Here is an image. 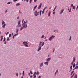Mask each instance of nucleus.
<instances>
[{
    "mask_svg": "<svg viewBox=\"0 0 78 78\" xmlns=\"http://www.w3.org/2000/svg\"><path fill=\"white\" fill-rule=\"evenodd\" d=\"M47 7L44 8V9L43 11H41V10L40 11L39 13H40V16H41V14H44V12H45V10L47 9Z\"/></svg>",
    "mask_w": 78,
    "mask_h": 78,
    "instance_id": "obj_1",
    "label": "nucleus"
},
{
    "mask_svg": "<svg viewBox=\"0 0 78 78\" xmlns=\"http://www.w3.org/2000/svg\"><path fill=\"white\" fill-rule=\"evenodd\" d=\"M2 25H3L2 26V27L3 28H5V26H6V24H5V22L4 21H2Z\"/></svg>",
    "mask_w": 78,
    "mask_h": 78,
    "instance_id": "obj_2",
    "label": "nucleus"
},
{
    "mask_svg": "<svg viewBox=\"0 0 78 78\" xmlns=\"http://www.w3.org/2000/svg\"><path fill=\"white\" fill-rule=\"evenodd\" d=\"M39 12H38L37 11H36L34 13V14L35 16H37L39 15Z\"/></svg>",
    "mask_w": 78,
    "mask_h": 78,
    "instance_id": "obj_3",
    "label": "nucleus"
},
{
    "mask_svg": "<svg viewBox=\"0 0 78 78\" xmlns=\"http://www.w3.org/2000/svg\"><path fill=\"white\" fill-rule=\"evenodd\" d=\"M23 44L24 45H25L26 46V47H28V46L27 44H28V43L27 42H23Z\"/></svg>",
    "mask_w": 78,
    "mask_h": 78,
    "instance_id": "obj_4",
    "label": "nucleus"
},
{
    "mask_svg": "<svg viewBox=\"0 0 78 78\" xmlns=\"http://www.w3.org/2000/svg\"><path fill=\"white\" fill-rule=\"evenodd\" d=\"M55 36H52V37H50L49 39V40L50 41H51V40H52V39H54V38H55Z\"/></svg>",
    "mask_w": 78,
    "mask_h": 78,
    "instance_id": "obj_5",
    "label": "nucleus"
},
{
    "mask_svg": "<svg viewBox=\"0 0 78 78\" xmlns=\"http://www.w3.org/2000/svg\"><path fill=\"white\" fill-rule=\"evenodd\" d=\"M42 3H41L40 4V5L38 6V9H40V8L42 7Z\"/></svg>",
    "mask_w": 78,
    "mask_h": 78,
    "instance_id": "obj_6",
    "label": "nucleus"
},
{
    "mask_svg": "<svg viewBox=\"0 0 78 78\" xmlns=\"http://www.w3.org/2000/svg\"><path fill=\"white\" fill-rule=\"evenodd\" d=\"M23 28H24L25 29V28H27V24H23Z\"/></svg>",
    "mask_w": 78,
    "mask_h": 78,
    "instance_id": "obj_7",
    "label": "nucleus"
},
{
    "mask_svg": "<svg viewBox=\"0 0 78 78\" xmlns=\"http://www.w3.org/2000/svg\"><path fill=\"white\" fill-rule=\"evenodd\" d=\"M36 72H35L33 74L34 77L33 78H36Z\"/></svg>",
    "mask_w": 78,
    "mask_h": 78,
    "instance_id": "obj_8",
    "label": "nucleus"
},
{
    "mask_svg": "<svg viewBox=\"0 0 78 78\" xmlns=\"http://www.w3.org/2000/svg\"><path fill=\"white\" fill-rule=\"evenodd\" d=\"M39 48H38V49L37 51H39V50H41V49H42V48L41 47V46H39Z\"/></svg>",
    "mask_w": 78,
    "mask_h": 78,
    "instance_id": "obj_9",
    "label": "nucleus"
},
{
    "mask_svg": "<svg viewBox=\"0 0 78 78\" xmlns=\"http://www.w3.org/2000/svg\"><path fill=\"white\" fill-rule=\"evenodd\" d=\"M51 60V58H48L46 59V61H50Z\"/></svg>",
    "mask_w": 78,
    "mask_h": 78,
    "instance_id": "obj_10",
    "label": "nucleus"
},
{
    "mask_svg": "<svg viewBox=\"0 0 78 78\" xmlns=\"http://www.w3.org/2000/svg\"><path fill=\"white\" fill-rule=\"evenodd\" d=\"M1 39H0V41H2V40H3V36H1Z\"/></svg>",
    "mask_w": 78,
    "mask_h": 78,
    "instance_id": "obj_11",
    "label": "nucleus"
},
{
    "mask_svg": "<svg viewBox=\"0 0 78 78\" xmlns=\"http://www.w3.org/2000/svg\"><path fill=\"white\" fill-rule=\"evenodd\" d=\"M37 6V5H36V6H35L34 8L33 9V11H34L36 9V7Z\"/></svg>",
    "mask_w": 78,
    "mask_h": 78,
    "instance_id": "obj_12",
    "label": "nucleus"
},
{
    "mask_svg": "<svg viewBox=\"0 0 78 78\" xmlns=\"http://www.w3.org/2000/svg\"><path fill=\"white\" fill-rule=\"evenodd\" d=\"M43 63H42L40 64V66L41 67H42L43 66Z\"/></svg>",
    "mask_w": 78,
    "mask_h": 78,
    "instance_id": "obj_13",
    "label": "nucleus"
},
{
    "mask_svg": "<svg viewBox=\"0 0 78 78\" xmlns=\"http://www.w3.org/2000/svg\"><path fill=\"white\" fill-rule=\"evenodd\" d=\"M44 64L46 65H48V62H45Z\"/></svg>",
    "mask_w": 78,
    "mask_h": 78,
    "instance_id": "obj_14",
    "label": "nucleus"
},
{
    "mask_svg": "<svg viewBox=\"0 0 78 78\" xmlns=\"http://www.w3.org/2000/svg\"><path fill=\"white\" fill-rule=\"evenodd\" d=\"M20 4L19 3H17L16 4V6H20Z\"/></svg>",
    "mask_w": 78,
    "mask_h": 78,
    "instance_id": "obj_15",
    "label": "nucleus"
},
{
    "mask_svg": "<svg viewBox=\"0 0 78 78\" xmlns=\"http://www.w3.org/2000/svg\"><path fill=\"white\" fill-rule=\"evenodd\" d=\"M58 72V70H57L56 72L55 73V76L56 74Z\"/></svg>",
    "mask_w": 78,
    "mask_h": 78,
    "instance_id": "obj_16",
    "label": "nucleus"
},
{
    "mask_svg": "<svg viewBox=\"0 0 78 78\" xmlns=\"http://www.w3.org/2000/svg\"><path fill=\"white\" fill-rule=\"evenodd\" d=\"M51 14V11H49V13L48 14V16H50V14Z\"/></svg>",
    "mask_w": 78,
    "mask_h": 78,
    "instance_id": "obj_17",
    "label": "nucleus"
},
{
    "mask_svg": "<svg viewBox=\"0 0 78 78\" xmlns=\"http://www.w3.org/2000/svg\"><path fill=\"white\" fill-rule=\"evenodd\" d=\"M42 43V42L41 41H40V43H39V46H41V44Z\"/></svg>",
    "mask_w": 78,
    "mask_h": 78,
    "instance_id": "obj_18",
    "label": "nucleus"
},
{
    "mask_svg": "<svg viewBox=\"0 0 78 78\" xmlns=\"http://www.w3.org/2000/svg\"><path fill=\"white\" fill-rule=\"evenodd\" d=\"M26 22L24 21V23H23L22 24V25H27V24H26Z\"/></svg>",
    "mask_w": 78,
    "mask_h": 78,
    "instance_id": "obj_19",
    "label": "nucleus"
},
{
    "mask_svg": "<svg viewBox=\"0 0 78 78\" xmlns=\"http://www.w3.org/2000/svg\"><path fill=\"white\" fill-rule=\"evenodd\" d=\"M74 78H77V75L76 74L74 77Z\"/></svg>",
    "mask_w": 78,
    "mask_h": 78,
    "instance_id": "obj_20",
    "label": "nucleus"
},
{
    "mask_svg": "<svg viewBox=\"0 0 78 78\" xmlns=\"http://www.w3.org/2000/svg\"><path fill=\"white\" fill-rule=\"evenodd\" d=\"M78 65L77 66H76L75 68V69H73V70H75V69H78Z\"/></svg>",
    "mask_w": 78,
    "mask_h": 78,
    "instance_id": "obj_21",
    "label": "nucleus"
},
{
    "mask_svg": "<svg viewBox=\"0 0 78 78\" xmlns=\"http://www.w3.org/2000/svg\"><path fill=\"white\" fill-rule=\"evenodd\" d=\"M44 44H45V43L44 42H43L42 44H41V47H42L43 45H44Z\"/></svg>",
    "mask_w": 78,
    "mask_h": 78,
    "instance_id": "obj_22",
    "label": "nucleus"
},
{
    "mask_svg": "<svg viewBox=\"0 0 78 78\" xmlns=\"http://www.w3.org/2000/svg\"><path fill=\"white\" fill-rule=\"evenodd\" d=\"M75 73H74L73 74V75H72V76H71L70 78H73V76H74V75H75Z\"/></svg>",
    "mask_w": 78,
    "mask_h": 78,
    "instance_id": "obj_23",
    "label": "nucleus"
},
{
    "mask_svg": "<svg viewBox=\"0 0 78 78\" xmlns=\"http://www.w3.org/2000/svg\"><path fill=\"white\" fill-rule=\"evenodd\" d=\"M45 37V35H43L41 37V38H44Z\"/></svg>",
    "mask_w": 78,
    "mask_h": 78,
    "instance_id": "obj_24",
    "label": "nucleus"
},
{
    "mask_svg": "<svg viewBox=\"0 0 78 78\" xmlns=\"http://www.w3.org/2000/svg\"><path fill=\"white\" fill-rule=\"evenodd\" d=\"M64 11V10H62L61 11V12H60V14H62Z\"/></svg>",
    "mask_w": 78,
    "mask_h": 78,
    "instance_id": "obj_25",
    "label": "nucleus"
},
{
    "mask_svg": "<svg viewBox=\"0 0 78 78\" xmlns=\"http://www.w3.org/2000/svg\"><path fill=\"white\" fill-rule=\"evenodd\" d=\"M21 27V25H19V26H16V27L17 28H19V27Z\"/></svg>",
    "mask_w": 78,
    "mask_h": 78,
    "instance_id": "obj_26",
    "label": "nucleus"
},
{
    "mask_svg": "<svg viewBox=\"0 0 78 78\" xmlns=\"http://www.w3.org/2000/svg\"><path fill=\"white\" fill-rule=\"evenodd\" d=\"M18 25H20V21H19L18 22Z\"/></svg>",
    "mask_w": 78,
    "mask_h": 78,
    "instance_id": "obj_27",
    "label": "nucleus"
},
{
    "mask_svg": "<svg viewBox=\"0 0 78 78\" xmlns=\"http://www.w3.org/2000/svg\"><path fill=\"white\" fill-rule=\"evenodd\" d=\"M30 73L31 74V75H33V73L32 72V71H30Z\"/></svg>",
    "mask_w": 78,
    "mask_h": 78,
    "instance_id": "obj_28",
    "label": "nucleus"
},
{
    "mask_svg": "<svg viewBox=\"0 0 78 78\" xmlns=\"http://www.w3.org/2000/svg\"><path fill=\"white\" fill-rule=\"evenodd\" d=\"M23 27H22L21 28L20 30H21V31H22V30H23Z\"/></svg>",
    "mask_w": 78,
    "mask_h": 78,
    "instance_id": "obj_29",
    "label": "nucleus"
},
{
    "mask_svg": "<svg viewBox=\"0 0 78 78\" xmlns=\"http://www.w3.org/2000/svg\"><path fill=\"white\" fill-rule=\"evenodd\" d=\"M6 41V38L5 37L4 38L3 42H4Z\"/></svg>",
    "mask_w": 78,
    "mask_h": 78,
    "instance_id": "obj_30",
    "label": "nucleus"
},
{
    "mask_svg": "<svg viewBox=\"0 0 78 78\" xmlns=\"http://www.w3.org/2000/svg\"><path fill=\"white\" fill-rule=\"evenodd\" d=\"M56 6H55L53 10V11H55V10L56 9Z\"/></svg>",
    "mask_w": 78,
    "mask_h": 78,
    "instance_id": "obj_31",
    "label": "nucleus"
},
{
    "mask_svg": "<svg viewBox=\"0 0 78 78\" xmlns=\"http://www.w3.org/2000/svg\"><path fill=\"white\" fill-rule=\"evenodd\" d=\"M18 35V33H17L14 35V36H17Z\"/></svg>",
    "mask_w": 78,
    "mask_h": 78,
    "instance_id": "obj_32",
    "label": "nucleus"
},
{
    "mask_svg": "<svg viewBox=\"0 0 78 78\" xmlns=\"http://www.w3.org/2000/svg\"><path fill=\"white\" fill-rule=\"evenodd\" d=\"M75 63H74L73 65V67H75Z\"/></svg>",
    "mask_w": 78,
    "mask_h": 78,
    "instance_id": "obj_33",
    "label": "nucleus"
},
{
    "mask_svg": "<svg viewBox=\"0 0 78 78\" xmlns=\"http://www.w3.org/2000/svg\"><path fill=\"white\" fill-rule=\"evenodd\" d=\"M73 9H75V7L74 6H73Z\"/></svg>",
    "mask_w": 78,
    "mask_h": 78,
    "instance_id": "obj_34",
    "label": "nucleus"
},
{
    "mask_svg": "<svg viewBox=\"0 0 78 78\" xmlns=\"http://www.w3.org/2000/svg\"><path fill=\"white\" fill-rule=\"evenodd\" d=\"M18 31H19V29H16V33H18Z\"/></svg>",
    "mask_w": 78,
    "mask_h": 78,
    "instance_id": "obj_35",
    "label": "nucleus"
},
{
    "mask_svg": "<svg viewBox=\"0 0 78 78\" xmlns=\"http://www.w3.org/2000/svg\"><path fill=\"white\" fill-rule=\"evenodd\" d=\"M11 34H10L9 35V37H11Z\"/></svg>",
    "mask_w": 78,
    "mask_h": 78,
    "instance_id": "obj_36",
    "label": "nucleus"
},
{
    "mask_svg": "<svg viewBox=\"0 0 78 78\" xmlns=\"http://www.w3.org/2000/svg\"><path fill=\"white\" fill-rule=\"evenodd\" d=\"M39 72H38V71H37L36 73V74L37 75H39Z\"/></svg>",
    "mask_w": 78,
    "mask_h": 78,
    "instance_id": "obj_37",
    "label": "nucleus"
},
{
    "mask_svg": "<svg viewBox=\"0 0 78 78\" xmlns=\"http://www.w3.org/2000/svg\"><path fill=\"white\" fill-rule=\"evenodd\" d=\"M75 57H74L73 58V61H75Z\"/></svg>",
    "mask_w": 78,
    "mask_h": 78,
    "instance_id": "obj_38",
    "label": "nucleus"
},
{
    "mask_svg": "<svg viewBox=\"0 0 78 78\" xmlns=\"http://www.w3.org/2000/svg\"><path fill=\"white\" fill-rule=\"evenodd\" d=\"M23 76H24V71H23Z\"/></svg>",
    "mask_w": 78,
    "mask_h": 78,
    "instance_id": "obj_39",
    "label": "nucleus"
},
{
    "mask_svg": "<svg viewBox=\"0 0 78 78\" xmlns=\"http://www.w3.org/2000/svg\"><path fill=\"white\" fill-rule=\"evenodd\" d=\"M72 66H71V67H70V69H71L70 70H72Z\"/></svg>",
    "mask_w": 78,
    "mask_h": 78,
    "instance_id": "obj_40",
    "label": "nucleus"
},
{
    "mask_svg": "<svg viewBox=\"0 0 78 78\" xmlns=\"http://www.w3.org/2000/svg\"><path fill=\"white\" fill-rule=\"evenodd\" d=\"M4 44H6V41H5L4 42Z\"/></svg>",
    "mask_w": 78,
    "mask_h": 78,
    "instance_id": "obj_41",
    "label": "nucleus"
},
{
    "mask_svg": "<svg viewBox=\"0 0 78 78\" xmlns=\"http://www.w3.org/2000/svg\"><path fill=\"white\" fill-rule=\"evenodd\" d=\"M31 2H32V0H30V3H31Z\"/></svg>",
    "mask_w": 78,
    "mask_h": 78,
    "instance_id": "obj_42",
    "label": "nucleus"
},
{
    "mask_svg": "<svg viewBox=\"0 0 78 78\" xmlns=\"http://www.w3.org/2000/svg\"><path fill=\"white\" fill-rule=\"evenodd\" d=\"M71 38H72V37L71 36L70 37L69 41H70L71 40Z\"/></svg>",
    "mask_w": 78,
    "mask_h": 78,
    "instance_id": "obj_43",
    "label": "nucleus"
},
{
    "mask_svg": "<svg viewBox=\"0 0 78 78\" xmlns=\"http://www.w3.org/2000/svg\"><path fill=\"white\" fill-rule=\"evenodd\" d=\"M74 72V70L73 71H72L71 73L73 74V73Z\"/></svg>",
    "mask_w": 78,
    "mask_h": 78,
    "instance_id": "obj_44",
    "label": "nucleus"
},
{
    "mask_svg": "<svg viewBox=\"0 0 78 78\" xmlns=\"http://www.w3.org/2000/svg\"><path fill=\"white\" fill-rule=\"evenodd\" d=\"M71 7H73V4H72L71 5Z\"/></svg>",
    "mask_w": 78,
    "mask_h": 78,
    "instance_id": "obj_45",
    "label": "nucleus"
},
{
    "mask_svg": "<svg viewBox=\"0 0 78 78\" xmlns=\"http://www.w3.org/2000/svg\"><path fill=\"white\" fill-rule=\"evenodd\" d=\"M23 22H24V20H23L22 21V23H23Z\"/></svg>",
    "mask_w": 78,
    "mask_h": 78,
    "instance_id": "obj_46",
    "label": "nucleus"
},
{
    "mask_svg": "<svg viewBox=\"0 0 78 78\" xmlns=\"http://www.w3.org/2000/svg\"><path fill=\"white\" fill-rule=\"evenodd\" d=\"M7 40L8 41H9V37L7 38Z\"/></svg>",
    "mask_w": 78,
    "mask_h": 78,
    "instance_id": "obj_47",
    "label": "nucleus"
},
{
    "mask_svg": "<svg viewBox=\"0 0 78 78\" xmlns=\"http://www.w3.org/2000/svg\"><path fill=\"white\" fill-rule=\"evenodd\" d=\"M36 1H37V0H34V2H36Z\"/></svg>",
    "mask_w": 78,
    "mask_h": 78,
    "instance_id": "obj_48",
    "label": "nucleus"
},
{
    "mask_svg": "<svg viewBox=\"0 0 78 78\" xmlns=\"http://www.w3.org/2000/svg\"><path fill=\"white\" fill-rule=\"evenodd\" d=\"M10 3H11L10 2H8V3H7V4H8V5H9V4H10Z\"/></svg>",
    "mask_w": 78,
    "mask_h": 78,
    "instance_id": "obj_49",
    "label": "nucleus"
},
{
    "mask_svg": "<svg viewBox=\"0 0 78 78\" xmlns=\"http://www.w3.org/2000/svg\"><path fill=\"white\" fill-rule=\"evenodd\" d=\"M8 33H9V32H7V33H6V36H7V35H8Z\"/></svg>",
    "mask_w": 78,
    "mask_h": 78,
    "instance_id": "obj_50",
    "label": "nucleus"
},
{
    "mask_svg": "<svg viewBox=\"0 0 78 78\" xmlns=\"http://www.w3.org/2000/svg\"><path fill=\"white\" fill-rule=\"evenodd\" d=\"M16 76H17V77H18V73H16Z\"/></svg>",
    "mask_w": 78,
    "mask_h": 78,
    "instance_id": "obj_51",
    "label": "nucleus"
},
{
    "mask_svg": "<svg viewBox=\"0 0 78 78\" xmlns=\"http://www.w3.org/2000/svg\"><path fill=\"white\" fill-rule=\"evenodd\" d=\"M13 1H14V2H16V1H17V0H14Z\"/></svg>",
    "mask_w": 78,
    "mask_h": 78,
    "instance_id": "obj_52",
    "label": "nucleus"
},
{
    "mask_svg": "<svg viewBox=\"0 0 78 78\" xmlns=\"http://www.w3.org/2000/svg\"><path fill=\"white\" fill-rule=\"evenodd\" d=\"M38 78H41V76H39Z\"/></svg>",
    "mask_w": 78,
    "mask_h": 78,
    "instance_id": "obj_53",
    "label": "nucleus"
},
{
    "mask_svg": "<svg viewBox=\"0 0 78 78\" xmlns=\"http://www.w3.org/2000/svg\"><path fill=\"white\" fill-rule=\"evenodd\" d=\"M53 14H55V12H53Z\"/></svg>",
    "mask_w": 78,
    "mask_h": 78,
    "instance_id": "obj_54",
    "label": "nucleus"
},
{
    "mask_svg": "<svg viewBox=\"0 0 78 78\" xmlns=\"http://www.w3.org/2000/svg\"><path fill=\"white\" fill-rule=\"evenodd\" d=\"M32 77H33V76H30V78H32Z\"/></svg>",
    "mask_w": 78,
    "mask_h": 78,
    "instance_id": "obj_55",
    "label": "nucleus"
},
{
    "mask_svg": "<svg viewBox=\"0 0 78 78\" xmlns=\"http://www.w3.org/2000/svg\"><path fill=\"white\" fill-rule=\"evenodd\" d=\"M75 62V61H72V62H73V63H74V62Z\"/></svg>",
    "mask_w": 78,
    "mask_h": 78,
    "instance_id": "obj_56",
    "label": "nucleus"
},
{
    "mask_svg": "<svg viewBox=\"0 0 78 78\" xmlns=\"http://www.w3.org/2000/svg\"><path fill=\"white\" fill-rule=\"evenodd\" d=\"M28 75H29V76H30V73H29Z\"/></svg>",
    "mask_w": 78,
    "mask_h": 78,
    "instance_id": "obj_57",
    "label": "nucleus"
},
{
    "mask_svg": "<svg viewBox=\"0 0 78 78\" xmlns=\"http://www.w3.org/2000/svg\"><path fill=\"white\" fill-rule=\"evenodd\" d=\"M73 62H72L71 63L72 65H73Z\"/></svg>",
    "mask_w": 78,
    "mask_h": 78,
    "instance_id": "obj_58",
    "label": "nucleus"
},
{
    "mask_svg": "<svg viewBox=\"0 0 78 78\" xmlns=\"http://www.w3.org/2000/svg\"><path fill=\"white\" fill-rule=\"evenodd\" d=\"M13 39H14V36H13Z\"/></svg>",
    "mask_w": 78,
    "mask_h": 78,
    "instance_id": "obj_59",
    "label": "nucleus"
},
{
    "mask_svg": "<svg viewBox=\"0 0 78 78\" xmlns=\"http://www.w3.org/2000/svg\"><path fill=\"white\" fill-rule=\"evenodd\" d=\"M27 22H28V21L27 20H26V23H27Z\"/></svg>",
    "mask_w": 78,
    "mask_h": 78,
    "instance_id": "obj_60",
    "label": "nucleus"
},
{
    "mask_svg": "<svg viewBox=\"0 0 78 78\" xmlns=\"http://www.w3.org/2000/svg\"><path fill=\"white\" fill-rule=\"evenodd\" d=\"M19 19V16L17 17V19Z\"/></svg>",
    "mask_w": 78,
    "mask_h": 78,
    "instance_id": "obj_61",
    "label": "nucleus"
},
{
    "mask_svg": "<svg viewBox=\"0 0 78 78\" xmlns=\"http://www.w3.org/2000/svg\"><path fill=\"white\" fill-rule=\"evenodd\" d=\"M27 2H28V0H26Z\"/></svg>",
    "mask_w": 78,
    "mask_h": 78,
    "instance_id": "obj_62",
    "label": "nucleus"
},
{
    "mask_svg": "<svg viewBox=\"0 0 78 78\" xmlns=\"http://www.w3.org/2000/svg\"><path fill=\"white\" fill-rule=\"evenodd\" d=\"M69 12H71V10H69Z\"/></svg>",
    "mask_w": 78,
    "mask_h": 78,
    "instance_id": "obj_63",
    "label": "nucleus"
},
{
    "mask_svg": "<svg viewBox=\"0 0 78 78\" xmlns=\"http://www.w3.org/2000/svg\"><path fill=\"white\" fill-rule=\"evenodd\" d=\"M51 7H50V8H49V9H51Z\"/></svg>",
    "mask_w": 78,
    "mask_h": 78,
    "instance_id": "obj_64",
    "label": "nucleus"
}]
</instances>
